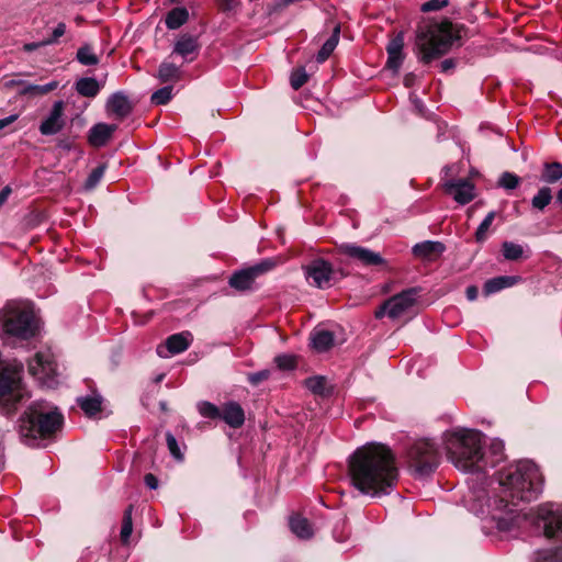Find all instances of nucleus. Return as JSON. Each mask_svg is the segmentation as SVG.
Here are the masks:
<instances>
[{"label": "nucleus", "instance_id": "nucleus-1", "mask_svg": "<svg viewBox=\"0 0 562 562\" xmlns=\"http://www.w3.org/2000/svg\"><path fill=\"white\" fill-rule=\"evenodd\" d=\"M499 492L488 497L486 504L480 494L472 493L469 509L484 515L501 532H512L535 526L546 538L562 541V504L543 503L536 509L522 513L520 503L537 499L543 491V476L538 465L530 460H519L498 472Z\"/></svg>", "mask_w": 562, "mask_h": 562}, {"label": "nucleus", "instance_id": "nucleus-2", "mask_svg": "<svg viewBox=\"0 0 562 562\" xmlns=\"http://www.w3.org/2000/svg\"><path fill=\"white\" fill-rule=\"evenodd\" d=\"M351 485L370 497L390 495L398 481V469L392 450L382 443H368L349 458Z\"/></svg>", "mask_w": 562, "mask_h": 562}, {"label": "nucleus", "instance_id": "nucleus-3", "mask_svg": "<svg viewBox=\"0 0 562 562\" xmlns=\"http://www.w3.org/2000/svg\"><path fill=\"white\" fill-rule=\"evenodd\" d=\"M447 456L454 467L463 472H486L503 459L504 443L494 440L491 456L483 451L482 434L473 429L456 428L443 434Z\"/></svg>", "mask_w": 562, "mask_h": 562}, {"label": "nucleus", "instance_id": "nucleus-4", "mask_svg": "<svg viewBox=\"0 0 562 562\" xmlns=\"http://www.w3.org/2000/svg\"><path fill=\"white\" fill-rule=\"evenodd\" d=\"M63 424V414L45 401L29 405L18 422L22 441L31 447H40L43 440L60 430Z\"/></svg>", "mask_w": 562, "mask_h": 562}, {"label": "nucleus", "instance_id": "nucleus-5", "mask_svg": "<svg viewBox=\"0 0 562 562\" xmlns=\"http://www.w3.org/2000/svg\"><path fill=\"white\" fill-rule=\"evenodd\" d=\"M457 40L450 22L434 23L420 29L416 41L420 61L430 64L440 58Z\"/></svg>", "mask_w": 562, "mask_h": 562}, {"label": "nucleus", "instance_id": "nucleus-6", "mask_svg": "<svg viewBox=\"0 0 562 562\" xmlns=\"http://www.w3.org/2000/svg\"><path fill=\"white\" fill-rule=\"evenodd\" d=\"M38 327L32 311L16 302H9L0 310V335L2 338L27 340L36 335Z\"/></svg>", "mask_w": 562, "mask_h": 562}, {"label": "nucleus", "instance_id": "nucleus-7", "mask_svg": "<svg viewBox=\"0 0 562 562\" xmlns=\"http://www.w3.org/2000/svg\"><path fill=\"white\" fill-rule=\"evenodd\" d=\"M440 459L439 445L430 438H420L413 441L405 452L408 470L416 479L430 476L438 468Z\"/></svg>", "mask_w": 562, "mask_h": 562}, {"label": "nucleus", "instance_id": "nucleus-8", "mask_svg": "<svg viewBox=\"0 0 562 562\" xmlns=\"http://www.w3.org/2000/svg\"><path fill=\"white\" fill-rule=\"evenodd\" d=\"M23 396L22 371L16 368H3L0 371V406L12 411Z\"/></svg>", "mask_w": 562, "mask_h": 562}, {"label": "nucleus", "instance_id": "nucleus-9", "mask_svg": "<svg viewBox=\"0 0 562 562\" xmlns=\"http://www.w3.org/2000/svg\"><path fill=\"white\" fill-rule=\"evenodd\" d=\"M29 372L45 387L54 389L58 384L57 363L50 350L36 352L29 362Z\"/></svg>", "mask_w": 562, "mask_h": 562}, {"label": "nucleus", "instance_id": "nucleus-10", "mask_svg": "<svg viewBox=\"0 0 562 562\" xmlns=\"http://www.w3.org/2000/svg\"><path fill=\"white\" fill-rule=\"evenodd\" d=\"M418 296L417 288H409L391 296L376 311L375 317L382 318L387 315L395 319L406 314L416 303Z\"/></svg>", "mask_w": 562, "mask_h": 562}, {"label": "nucleus", "instance_id": "nucleus-11", "mask_svg": "<svg viewBox=\"0 0 562 562\" xmlns=\"http://www.w3.org/2000/svg\"><path fill=\"white\" fill-rule=\"evenodd\" d=\"M303 270L306 281L318 289H328L336 281V272L333 265L323 258L313 259L303 266Z\"/></svg>", "mask_w": 562, "mask_h": 562}, {"label": "nucleus", "instance_id": "nucleus-12", "mask_svg": "<svg viewBox=\"0 0 562 562\" xmlns=\"http://www.w3.org/2000/svg\"><path fill=\"white\" fill-rule=\"evenodd\" d=\"M276 263L271 259H265L259 263L238 270L229 278V285L238 291L249 290L255 280L261 274L272 270Z\"/></svg>", "mask_w": 562, "mask_h": 562}, {"label": "nucleus", "instance_id": "nucleus-13", "mask_svg": "<svg viewBox=\"0 0 562 562\" xmlns=\"http://www.w3.org/2000/svg\"><path fill=\"white\" fill-rule=\"evenodd\" d=\"M5 89L19 87L18 94L20 97L37 98L48 94L59 87L57 80H52L45 85H34L22 79H8L3 82Z\"/></svg>", "mask_w": 562, "mask_h": 562}, {"label": "nucleus", "instance_id": "nucleus-14", "mask_svg": "<svg viewBox=\"0 0 562 562\" xmlns=\"http://www.w3.org/2000/svg\"><path fill=\"white\" fill-rule=\"evenodd\" d=\"M65 102L57 100L53 103L48 115L41 122L38 131L44 136L59 133L65 126Z\"/></svg>", "mask_w": 562, "mask_h": 562}, {"label": "nucleus", "instance_id": "nucleus-15", "mask_svg": "<svg viewBox=\"0 0 562 562\" xmlns=\"http://www.w3.org/2000/svg\"><path fill=\"white\" fill-rule=\"evenodd\" d=\"M443 189L461 205L470 203L475 196V187L467 179L448 180L443 183Z\"/></svg>", "mask_w": 562, "mask_h": 562}, {"label": "nucleus", "instance_id": "nucleus-16", "mask_svg": "<svg viewBox=\"0 0 562 562\" xmlns=\"http://www.w3.org/2000/svg\"><path fill=\"white\" fill-rule=\"evenodd\" d=\"M192 341L190 331H182L169 336L164 345L157 347V355L160 358H168L186 351Z\"/></svg>", "mask_w": 562, "mask_h": 562}, {"label": "nucleus", "instance_id": "nucleus-17", "mask_svg": "<svg viewBox=\"0 0 562 562\" xmlns=\"http://www.w3.org/2000/svg\"><path fill=\"white\" fill-rule=\"evenodd\" d=\"M200 53L198 37L190 34L180 35L175 42L172 54L182 58L183 63L194 61Z\"/></svg>", "mask_w": 562, "mask_h": 562}, {"label": "nucleus", "instance_id": "nucleus-18", "mask_svg": "<svg viewBox=\"0 0 562 562\" xmlns=\"http://www.w3.org/2000/svg\"><path fill=\"white\" fill-rule=\"evenodd\" d=\"M341 250L345 255L358 260L364 266H380L384 263V259L380 254L358 245L345 244L342 245Z\"/></svg>", "mask_w": 562, "mask_h": 562}, {"label": "nucleus", "instance_id": "nucleus-19", "mask_svg": "<svg viewBox=\"0 0 562 562\" xmlns=\"http://www.w3.org/2000/svg\"><path fill=\"white\" fill-rule=\"evenodd\" d=\"M404 36L403 33L396 34L386 46L387 60L386 67L394 74L398 72L404 61Z\"/></svg>", "mask_w": 562, "mask_h": 562}, {"label": "nucleus", "instance_id": "nucleus-20", "mask_svg": "<svg viewBox=\"0 0 562 562\" xmlns=\"http://www.w3.org/2000/svg\"><path fill=\"white\" fill-rule=\"evenodd\" d=\"M106 111L116 119H124L133 111V104L123 91L111 94L106 101Z\"/></svg>", "mask_w": 562, "mask_h": 562}, {"label": "nucleus", "instance_id": "nucleus-21", "mask_svg": "<svg viewBox=\"0 0 562 562\" xmlns=\"http://www.w3.org/2000/svg\"><path fill=\"white\" fill-rule=\"evenodd\" d=\"M116 125L106 123L94 124L88 133V142L91 146L100 148L106 145L111 139L113 133L116 131Z\"/></svg>", "mask_w": 562, "mask_h": 562}, {"label": "nucleus", "instance_id": "nucleus-22", "mask_svg": "<svg viewBox=\"0 0 562 562\" xmlns=\"http://www.w3.org/2000/svg\"><path fill=\"white\" fill-rule=\"evenodd\" d=\"M220 419L232 428H239L245 423V412L239 403L229 401L222 406Z\"/></svg>", "mask_w": 562, "mask_h": 562}, {"label": "nucleus", "instance_id": "nucleus-23", "mask_svg": "<svg viewBox=\"0 0 562 562\" xmlns=\"http://www.w3.org/2000/svg\"><path fill=\"white\" fill-rule=\"evenodd\" d=\"M521 281L519 276H499L485 281L483 285L484 295L495 294L504 289L512 288Z\"/></svg>", "mask_w": 562, "mask_h": 562}, {"label": "nucleus", "instance_id": "nucleus-24", "mask_svg": "<svg viewBox=\"0 0 562 562\" xmlns=\"http://www.w3.org/2000/svg\"><path fill=\"white\" fill-rule=\"evenodd\" d=\"M446 250L441 241L425 240L414 245L412 251L415 257L423 259H432L434 256H440Z\"/></svg>", "mask_w": 562, "mask_h": 562}, {"label": "nucleus", "instance_id": "nucleus-25", "mask_svg": "<svg viewBox=\"0 0 562 562\" xmlns=\"http://www.w3.org/2000/svg\"><path fill=\"white\" fill-rule=\"evenodd\" d=\"M75 89L82 97L95 98L101 90V85L93 77H83L76 81Z\"/></svg>", "mask_w": 562, "mask_h": 562}, {"label": "nucleus", "instance_id": "nucleus-26", "mask_svg": "<svg viewBox=\"0 0 562 562\" xmlns=\"http://www.w3.org/2000/svg\"><path fill=\"white\" fill-rule=\"evenodd\" d=\"M289 526L291 531L301 539H308L313 536V529L308 520L300 515H293L290 518Z\"/></svg>", "mask_w": 562, "mask_h": 562}, {"label": "nucleus", "instance_id": "nucleus-27", "mask_svg": "<svg viewBox=\"0 0 562 562\" xmlns=\"http://www.w3.org/2000/svg\"><path fill=\"white\" fill-rule=\"evenodd\" d=\"M181 68L169 61H162L158 68L157 77L160 82H175L181 78Z\"/></svg>", "mask_w": 562, "mask_h": 562}, {"label": "nucleus", "instance_id": "nucleus-28", "mask_svg": "<svg viewBox=\"0 0 562 562\" xmlns=\"http://www.w3.org/2000/svg\"><path fill=\"white\" fill-rule=\"evenodd\" d=\"M340 26L336 25L331 35L327 38V41L323 44L321 49L316 55L317 63H324L335 50L339 42Z\"/></svg>", "mask_w": 562, "mask_h": 562}, {"label": "nucleus", "instance_id": "nucleus-29", "mask_svg": "<svg viewBox=\"0 0 562 562\" xmlns=\"http://www.w3.org/2000/svg\"><path fill=\"white\" fill-rule=\"evenodd\" d=\"M189 19V12L183 7H177L170 10L165 19L167 29L177 30L182 26Z\"/></svg>", "mask_w": 562, "mask_h": 562}, {"label": "nucleus", "instance_id": "nucleus-30", "mask_svg": "<svg viewBox=\"0 0 562 562\" xmlns=\"http://www.w3.org/2000/svg\"><path fill=\"white\" fill-rule=\"evenodd\" d=\"M541 181L553 184L562 179V164L558 161L544 162L542 166Z\"/></svg>", "mask_w": 562, "mask_h": 562}, {"label": "nucleus", "instance_id": "nucleus-31", "mask_svg": "<svg viewBox=\"0 0 562 562\" xmlns=\"http://www.w3.org/2000/svg\"><path fill=\"white\" fill-rule=\"evenodd\" d=\"M311 339L313 348L318 352L327 351L334 345V334L329 330L315 331Z\"/></svg>", "mask_w": 562, "mask_h": 562}, {"label": "nucleus", "instance_id": "nucleus-32", "mask_svg": "<svg viewBox=\"0 0 562 562\" xmlns=\"http://www.w3.org/2000/svg\"><path fill=\"white\" fill-rule=\"evenodd\" d=\"M78 405L87 416H94L101 411L102 397L101 395L83 396L77 400Z\"/></svg>", "mask_w": 562, "mask_h": 562}, {"label": "nucleus", "instance_id": "nucleus-33", "mask_svg": "<svg viewBox=\"0 0 562 562\" xmlns=\"http://www.w3.org/2000/svg\"><path fill=\"white\" fill-rule=\"evenodd\" d=\"M532 562H562V547L538 550L532 555Z\"/></svg>", "mask_w": 562, "mask_h": 562}, {"label": "nucleus", "instance_id": "nucleus-34", "mask_svg": "<svg viewBox=\"0 0 562 562\" xmlns=\"http://www.w3.org/2000/svg\"><path fill=\"white\" fill-rule=\"evenodd\" d=\"M106 169H108L106 162H101L99 166H97L94 169H92L85 181V184H83L85 190H87V191L93 190L102 180Z\"/></svg>", "mask_w": 562, "mask_h": 562}, {"label": "nucleus", "instance_id": "nucleus-35", "mask_svg": "<svg viewBox=\"0 0 562 562\" xmlns=\"http://www.w3.org/2000/svg\"><path fill=\"white\" fill-rule=\"evenodd\" d=\"M552 201V190L549 187H542L538 190L537 194L531 200L533 209L542 211Z\"/></svg>", "mask_w": 562, "mask_h": 562}, {"label": "nucleus", "instance_id": "nucleus-36", "mask_svg": "<svg viewBox=\"0 0 562 562\" xmlns=\"http://www.w3.org/2000/svg\"><path fill=\"white\" fill-rule=\"evenodd\" d=\"M502 254L507 260H518L524 257V247L513 241H504L502 244Z\"/></svg>", "mask_w": 562, "mask_h": 562}, {"label": "nucleus", "instance_id": "nucleus-37", "mask_svg": "<svg viewBox=\"0 0 562 562\" xmlns=\"http://www.w3.org/2000/svg\"><path fill=\"white\" fill-rule=\"evenodd\" d=\"M77 60L85 66H94L99 63L98 56L93 53L90 45H83L77 50Z\"/></svg>", "mask_w": 562, "mask_h": 562}, {"label": "nucleus", "instance_id": "nucleus-38", "mask_svg": "<svg viewBox=\"0 0 562 562\" xmlns=\"http://www.w3.org/2000/svg\"><path fill=\"white\" fill-rule=\"evenodd\" d=\"M133 505H130L123 515L122 527H121V540L123 543H127L133 531L132 520Z\"/></svg>", "mask_w": 562, "mask_h": 562}, {"label": "nucleus", "instance_id": "nucleus-39", "mask_svg": "<svg viewBox=\"0 0 562 562\" xmlns=\"http://www.w3.org/2000/svg\"><path fill=\"white\" fill-rule=\"evenodd\" d=\"M495 216H496V213L494 211H491L486 214L484 220L481 222V224L479 225V227L476 228V232H475L476 243L482 244L486 240L487 232H488L491 225L493 224Z\"/></svg>", "mask_w": 562, "mask_h": 562}, {"label": "nucleus", "instance_id": "nucleus-40", "mask_svg": "<svg viewBox=\"0 0 562 562\" xmlns=\"http://www.w3.org/2000/svg\"><path fill=\"white\" fill-rule=\"evenodd\" d=\"M196 408L199 414L204 418L220 419L221 417V408L211 402L201 401L196 404Z\"/></svg>", "mask_w": 562, "mask_h": 562}, {"label": "nucleus", "instance_id": "nucleus-41", "mask_svg": "<svg viewBox=\"0 0 562 562\" xmlns=\"http://www.w3.org/2000/svg\"><path fill=\"white\" fill-rule=\"evenodd\" d=\"M305 386L316 395H325L326 392V379L321 375L311 376L305 380Z\"/></svg>", "mask_w": 562, "mask_h": 562}, {"label": "nucleus", "instance_id": "nucleus-42", "mask_svg": "<svg viewBox=\"0 0 562 562\" xmlns=\"http://www.w3.org/2000/svg\"><path fill=\"white\" fill-rule=\"evenodd\" d=\"M172 86H165L158 90H156L150 98L153 104L164 105L167 104L172 98Z\"/></svg>", "mask_w": 562, "mask_h": 562}, {"label": "nucleus", "instance_id": "nucleus-43", "mask_svg": "<svg viewBox=\"0 0 562 562\" xmlns=\"http://www.w3.org/2000/svg\"><path fill=\"white\" fill-rule=\"evenodd\" d=\"M307 79H308V75L304 67L295 68L291 72V77H290L291 87L294 90H299L301 87H303L306 83Z\"/></svg>", "mask_w": 562, "mask_h": 562}, {"label": "nucleus", "instance_id": "nucleus-44", "mask_svg": "<svg viewBox=\"0 0 562 562\" xmlns=\"http://www.w3.org/2000/svg\"><path fill=\"white\" fill-rule=\"evenodd\" d=\"M519 182L520 179L518 176L513 172L505 171L498 180V186L506 190H514L518 187Z\"/></svg>", "mask_w": 562, "mask_h": 562}, {"label": "nucleus", "instance_id": "nucleus-45", "mask_svg": "<svg viewBox=\"0 0 562 562\" xmlns=\"http://www.w3.org/2000/svg\"><path fill=\"white\" fill-rule=\"evenodd\" d=\"M274 362L280 370H293L296 367L295 358L291 355H279Z\"/></svg>", "mask_w": 562, "mask_h": 562}, {"label": "nucleus", "instance_id": "nucleus-46", "mask_svg": "<svg viewBox=\"0 0 562 562\" xmlns=\"http://www.w3.org/2000/svg\"><path fill=\"white\" fill-rule=\"evenodd\" d=\"M166 441L171 456L177 460H182L183 456L180 451L177 439L171 432L166 434Z\"/></svg>", "mask_w": 562, "mask_h": 562}, {"label": "nucleus", "instance_id": "nucleus-47", "mask_svg": "<svg viewBox=\"0 0 562 562\" xmlns=\"http://www.w3.org/2000/svg\"><path fill=\"white\" fill-rule=\"evenodd\" d=\"M448 3L449 0H428L422 4L420 9L423 12L439 11L442 8L447 7Z\"/></svg>", "mask_w": 562, "mask_h": 562}, {"label": "nucleus", "instance_id": "nucleus-48", "mask_svg": "<svg viewBox=\"0 0 562 562\" xmlns=\"http://www.w3.org/2000/svg\"><path fill=\"white\" fill-rule=\"evenodd\" d=\"M270 370L265 369L254 373H249L247 380L250 384L258 385L259 383L268 380L270 378Z\"/></svg>", "mask_w": 562, "mask_h": 562}, {"label": "nucleus", "instance_id": "nucleus-49", "mask_svg": "<svg viewBox=\"0 0 562 562\" xmlns=\"http://www.w3.org/2000/svg\"><path fill=\"white\" fill-rule=\"evenodd\" d=\"M218 8L224 13L236 11L240 5L238 0H217Z\"/></svg>", "mask_w": 562, "mask_h": 562}, {"label": "nucleus", "instance_id": "nucleus-50", "mask_svg": "<svg viewBox=\"0 0 562 562\" xmlns=\"http://www.w3.org/2000/svg\"><path fill=\"white\" fill-rule=\"evenodd\" d=\"M66 32V24L60 22L54 29L52 37L45 40V44L52 45L57 43L58 38L61 37Z\"/></svg>", "mask_w": 562, "mask_h": 562}, {"label": "nucleus", "instance_id": "nucleus-51", "mask_svg": "<svg viewBox=\"0 0 562 562\" xmlns=\"http://www.w3.org/2000/svg\"><path fill=\"white\" fill-rule=\"evenodd\" d=\"M144 482H145L146 486L150 490H155L158 487V479L151 473H147L144 476Z\"/></svg>", "mask_w": 562, "mask_h": 562}, {"label": "nucleus", "instance_id": "nucleus-52", "mask_svg": "<svg viewBox=\"0 0 562 562\" xmlns=\"http://www.w3.org/2000/svg\"><path fill=\"white\" fill-rule=\"evenodd\" d=\"M46 45L47 44H45V40L42 42L26 43L23 45V50L26 53H31V52H34V50L38 49L40 47L46 46Z\"/></svg>", "mask_w": 562, "mask_h": 562}, {"label": "nucleus", "instance_id": "nucleus-53", "mask_svg": "<svg viewBox=\"0 0 562 562\" xmlns=\"http://www.w3.org/2000/svg\"><path fill=\"white\" fill-rule=\"evenodd\" d=\"M19 119V114L14 113L0 120V131L14 123Z\"/></svg>", "mask_w": 562, "mask_h": 562}, {"label": "nucleus", "instance_id": "nucleus-54", "mask_svg": "<svg viewBox=\"0 0 562 562\" xmlns=\"http://www.w3.org/2000/svg\"><path fill=\"white\" fill-rule=\"evenodd\" d=\"M479 290L475 285H469L465 290V296L469 301H474L477 299Z\"/></svg>", "mask_w": 562, "mask_h": 562}, {"label": "nucleus", "instance_id": "nucleus-55", "mask_svg": "<svg viewBox=\"0 0 562 562\" xmlns=\"http://www.w3.org/2000/svg\"><path fill=\"white\" fill-rule=\"evenodd\" d=\"M409 99L414 103L415 108L419 112H422L423 109L425 108V104L423 103V101L415 93H411Z\"/></svg>", "mask_w": 562, "mask_h": 562}, {"label": "nucleus", "instance_id": "nucleus-56", "mask_svg": "<svg viewBox=\"0 0 562 562\" xmlns=\"http://www.w3.org/2000/svg\"><path fill=\"white\" fill-rule=\"evenodd\" d=\"M10 193H11V188L10 187H4L0 191V207L7 202Z\"/></svg>", "mask_w": 562, "mask_h": 562}, {"label": "nucleus", "instance_id": "nucleus-57", "mask_svg": "<svg viewBox=\"0 0 562 562\" xmlns=\"http://www.w3.org/2000/svg\"><path fill=\"white\" fill-rule=\"evenodd\" d=\"M454 66H456L454 60L452 58H448L441 63V70L448 71V70L454 68Z\"/></svg>", "mask_w": 562, "mask_h": 562}, {"label": "nucleus", "instance_id": "nucleus-58", "mask_svg": "<svg viewBox=\"0 0 562 562\" xmlns=\"http://www.w3.org/2000/svg\"><path fill=\"white\" fill-rule=\"evenodd\" d=\"M415 76L413 74H407L404 77V85L405 87H411L414 82Z\"/></svg>", "mask_w": 562, "mask_h": 562}, {"label": "nucleus", "instance_id": "nucleus-59", "mask_svg": "<svg viewBox=\"0 0 562 562\" xmlns=\"http://www.w3.org/2000/svg\"><path fill=\"white\" fill-rule=\"evenodd\" d=\"M557 201L560 205H562V188L557 193Z\"/></svg>", "mask_w": 562, "mask_h": 562}]
</instances>
